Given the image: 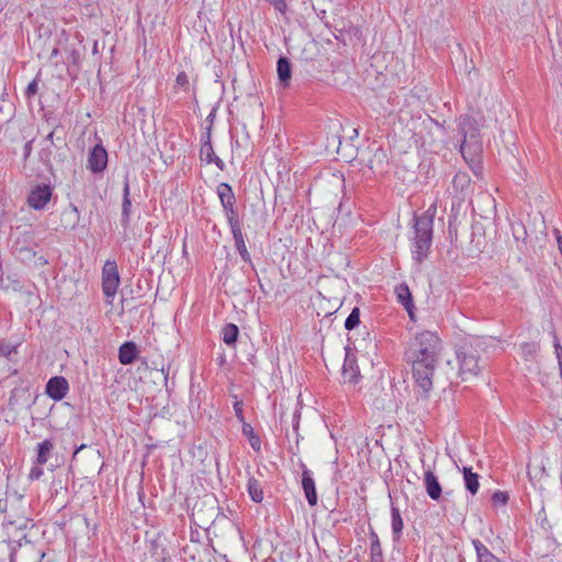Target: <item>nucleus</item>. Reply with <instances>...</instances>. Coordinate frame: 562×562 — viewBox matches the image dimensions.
Returning <instances> with one entry per match:
<instances>
[{
  "label": "nucleus",
  "instance_id": "f257e3e1",
  "mask_svg": "<svg viewBox=\"0 0 562 562\" xmlns=\"http://www.w3.org/2000/svg\"><path fill=\"white\" fill-rule=\"evenodd\" d=\"M460 126L463 133V142L461 144V154L474 171L475 175L481 170L480 155L482 151V143L480 139V132L477 124L474 119L470 116H463L460 122Z\"/></svg>",
  "mask_w": 562,
  "mask_h": 562
},
{
  "label": "nucleus",
  "instance_id": "f03ea898",
  "mask_svg": "<svg viewBox=\"0 0 562 562\" xmlns=\"http://www.w3.org/2000/svg\"><path fill=\"white\" fill-rule=\"evenodd\" d=\"M437 213V205L431 204L420 216L415 218V237L413 257L417 262L426 258L432 239L434 217Z\"/></svg>",
  "mask_w": 562,
  "mask_h": 562
},
{
  "label": "nucleus",
  "instance_id": "7ed1b4c3",
  "mask_svg": "<svg viewBox=\"0 0 562 562\" xmlns=\"http://www.w3.org/2000/svg\"><path fill=\"white\" fill-rule=\"evenodd\" d=\"M440 348L438 336L429 330L422 331L415 338L411 346V352L414 360H425L428 363H436Z\"/></svg>",
  "mask_w": 562,
  "mask_h": 562
},
{
  "label": "nucleus",
  "instance_id": "20e7f679",
  "mask_svg": "<svg viewBox=\"0 0 562 562\" xmlns=\"http://www.w3.org/2000/svg\"><path fill=\"white\" fill-rule=\"evenodd\" d=\"M217 501L212 494L200 496L192 507V518L200 527L209 526L217 515Z\"/></svg>",
  "mask_w": 562,
  "mask_h": 562
},
{
  "label": "nucleus",
  "instance_id": "39448f33",
  "mask_svg": "<svg viewBox=\"0 0 562 562\" xmlns=\"http://www.w3.org/2000/svg\"><path fill=\"white\" fill-rule=\"evenodd\" d=\"M26 537L27 535L23 533L16 540L18 546L11 552L10 562H40L43 559L44 553L42 550L37 549Z\"/></svg>",
  "mask_w": 562,
  "mask_h": 562
},
{
  "label": "nucleus",
  "instance_id": "423d86ee",
  "mask_svg": "<svg viewBox=\"0 0 562 562\" xmlns=\"http://www.w3.org/2000/svg\"><path fill=\"white\" fill-rule=\"evenodd\" d=\"M459 375L462 381H471L479 375L481 367L475 350L463 348L458 352Z\"/></svg>",
  "mask_w": 562,
  "mask_h": 562
},
{
  "label": "nucleus",
  "instance_id": "0eeeda50",
  "mask_svg": "<svg viewBox=\"0 0 562 562\" xmlns=\"http://www.w3.org/2000/svg\"><path fill=\"white\" fill-rule=\"evenodd\" d=\"M435 364L436 363H428L425 360H413V374L425 397L432 386L431 378L434 375Z\"/></svg>",
  "mask_w": 562,
  "mask_h": 562
},
{
  "label": "nucleus",
  "instance_id": "6e6552de",
  "mask_svg": "<svg viewBox=\"0 0 562 562\" xmlns=\"http://www.w3.org/2000/svg\"><path fill=\"white\" fill-rule=\"evenodd\" d=\"M86 445L79 446L72 454L70 468H81L85 470H94L101 460L100 451L97 449H89L87 452Z\"/></svg>",
  "mask_w": 562,
  "mask_h": 562
},
{
  "label": "nucleus",
  "instance_id": "1a4fd4ad",
  "mask_svg": "<svg viewBox=\"0 0 562 562\" xmlns=\"http://www.w3.org/2000/svg\"><path fill=\"white\" fill-rule=\"evenodd\" d=\"M0 509L7 514V531L9 536L18 531H24L29 526L33 527L31 519L24 513L19 514L14 504H11L9 509L7 507L2 508V501H0Z\"/></svg>",
  "mask_w": 562,
  "mask_h": 562
},
{
  "label": "nucleus",
  "instance_id": "9d476101",
  "mask_svg": "<svg viewBox=\"0 0 562 562\" xmlns=\"http://www.w3.org/2000/svg\"><path fill=\"white\" fill-rule=\"evenodd\" d=\"M120 276L115 261L106 260L102 269V290L106 297L115 295Z\"/></svg>",
  "mask_w": 562,
  "mask_h": 562
},
{
  "label": "nucleus",
  "instance_id": "9b49d317",
  "mask_svg": "<svg viewBox=\"0 0 562 562\" xmlns=\"http://www.w3.org/2000/svg\"><path fill=\"white\" fill-rule=\"evenodd\" d=\"M366 165L374 173L383 175L386 172L389 167V158L386 151L381 147L369 148Z\"/></svg>",
  "mask_w": 562,
  "mask_h": 562
},
{
  "label": "nucleus",
  "instance_id": "f8f14e48",
  "mask_svg": "<svg viewBox=\"0 0 562 562\" xmlns=\"http://www.w3.org/2000/svg\"><path fill=\"white\" fill-rule=\"evenodd\" d=\"M528 475L531 484L540 491L546 490L549 485V475L542 460H536L532 464H529Z\"/></svg>",
  "mask_w": 562,
  "mask_h": 562
},
{
  "label": "nucleus",
  "instance_id": "ddd939ff",
  "mask_svg": "<svg viewBox=\"0 0 562 562\" xmlns=\"http://www.w3.org/2000/svg\"><path fill=\"white\" fill-rule=\"evenodd\" d=\"M228 223L232 228V233H233V236L235 239V245H236V248H237L239 255L241 256V258L245 261L250 262V255L246 248L241 228L236 218L235 212H232V215H228Z\"/></svg>",
  "mask_w": 562,
  "mask_h": 562
},
{
  "label": "nucleus",
  "instance_id": "4468645a",
  "mask_svg": "<svg viewBox=\"0 0 562 562\" xmlns=\"http://www.w3.org/2000/svg\"><path fill=\"white\" fill-rule=\"evenodd\" d=\"M108 162V153L101 145H95L88 158V168L92 172H100L105 169Z\"/></svg>",
  "mask_w": 562,
  "mask_h": 562
},
{
  "label": "nucleus",
  "instance_id": "2eb2a0df",
  "mask_svg": "<svg viewBox=\"0 0 562 562\" xmlns=\"http://www.w3.org/2000/svg\"><path fill=\"white\" fill-rule=\"evenodd\" d=\"M67 391L68 382L64 376H54L47 382L46 393L55 401L63 400Z\"/></svg>",
  "mask_w": 562,
  "mask_h": 562
},
{
  "label": "nucleus",
  "instance_id": "dca6fc26",
  "mask_svg": "<svg viewBox=\"0 0 562 562\" xmlns=\"http://www.w3.org/2000/svg\"><path fill=\"white\" fill-rule=\"evenodd\" d=\"M50 196L52 192L48 187H37L29 195L27 202L33 209L41 210L48 203Z\"/></svg>",
  "mask_w": 562,
  "mask_h": 562
},
{
  "label": "nucleus",
  "instance_id": "f3484780",
  "mask_svg": "<svg viewBox=\"0 0 562 562\" xmlns=\"http://www.w3.org/2000/svg\"><path fill=\"white\" fill-rule=\"evenodd\" d=\"M424 485L431 499L438 501L440 498L442 493L441 485L438 477L430 469L426 470L424 473Z\"/></svg>",
  "mask_w": 562,
  "mask_h": 562
},
{
  "label": "nucleus",
  "instance_id": "a211bd4d",
  "mask_svg": "<svg viewBox=\"0 0 562 562\" xmlns=\"http://www.w3.org/2000/svg\"><path fill=\"white\" fill-rule=\"evenodd\" d=\"M200 153L202 160L207 164L215 162L221 170L224 169L223 160L215 155L211 144V125L207 127L206 140L202 144Z\"/></svg>",
  "mask_w": 562,
  "mask_h": 562
},
{
  "label": "nucleus",
  "instance_id": "6ab92c4d",
  "mask_svg": "<svg viewBox=\"0 0 562 562\" xmlns=\"http://www.w3.org/2000/svg\"><path fill=\"white\" fill-rule=\"evenodd\" d=\"M561 507H562V497L561 496H559V504H558L557 508L550 502H548L547 505L543 503L541 505V508H540V510L538 513V517H537L540 525L543 528L550 527L549 516L551 518H553L555 514H560Z\"/></svg>",
  "mask_w": 562,
  "mask_h": 562
},
{
  "label": "nucleus",
  "instance_id": "aec40b11",
  "mask_svg": "<svg viewBox=\"0 0 562 562\" xmlns=\"http://www.w3.org/2000/svg\"><path fill=\"white\" fill-rule=\"evenodd\" d=\"M217 194H218V198L227 213V216L232 215V212H234L233 204H234L235 198H234L231 186H228L227 183H221L217 187Z\"/></svg>",
  "mask_w": 562,
  "mask_h": 562
},
{
  "label": "nucleus",
  "instance_id": "412c9836",
  "mask_svg": "<svg viewBox=\"0 0 562 562\" xmlns=\"http://www.w3.org/2000/svg\"><path fill=\"white\" fill-rule=\"evenodd\" d=\"M302 485L305 492V496L310 505L314 506L317 503V494L315 490V482L311 476L308 470H304L302 473Z\"/></svg>",
  "mask_w": 562,
  "mask_h": 562
},
{
  "label": "nucleus",
  "instance_id": "4be33fe9",
  "mask_svg": "<svg viewBox=\"0 0 562 562\" xmlns=\"http://www.w3.org/2000/svg\"><path fill=\"white\" fill-rule=\"evenodd\" d=\"M137 352V346L133 341H126L119 349V360L122 364H131L136 359Z\"/></svg>",
  "mask_w": 562,
  "mask_h": 562
},
{
  "label": "nucleus",
  "instance_id": "5701e85b",
  "mask_svg": "<svg viewBox=\"0 0 562 562\" xmlns=\"http://www.w3.org/2000/svg\"><path fill=\"white\" fill-rule=\"evenodd\" d=\"M344 379L350 383L357 382L359 375L358 368L355 366V360L351 359V355L348 348H346V359L342 367Z\"/></svg>",
  "mask_w": 562,
  "mask_h": 562
},
{
  "label": "nucleus",
  "instance_id": "b1692460",
  "mask_svg": "<svg viewBox=\"0 0 562 562\" xmlns=\"http://www.w3.org/2000/svg\"><path fill=\"white\" fill-rule=\"evenodd\" d=\"M278 78L283 87H288L291 80V65L288 58L280 57L278 60Z\"/></svg>",
  "mask_w": 562,
  "mask_h": 562
},
{
  "label": "nucleus",
  "instance_id": "393cba45",
  "mask_svg": "<svg viewBox=\"0 0 562 562\" xmlns=\"http://www.w3.org/2000/svg\"><path fill=\"white\" fill-rule=\"evenodd\" d=\"M464 484L467 490L472 494H476L480 487L479 476L472 472L471 468L464 467L463 470Z\"/></svg>",
  "mask_w": 562,
  "mask_h": 562
},
{
  "label": "nucleus",
  "instance_id": "a878e982",
  "mask_svg": "<svg viewBox=\"0 0 562 562\" xmlns=\"http://www.w3.org/2000/svg\"><path fill=\"white\" fill-rule=\"evenodd\" d=\"M395 292H396V295H397V300L398 302H401L406 311L408 312L409 316L413 317V312H412V294H411V291L408 289L407 285L405 284H401L398 285L396 289H395Z\"/></svg>",
  "mask_w": 562,
  "mask_h": 562
},
{
  "label": "nucleus",
  "instance_id": "bb28decb",
  "mask_svg": "<svg viewBox=\"0 0 562 562\" xmlns=\"http://www.w3.org/2000/svg\"><path fill=\"white\" fill-rule=\"evenodd\" d=\"M204 548L202 543L191 539L189 543L183 547V553L188 555L192 561L200 560Z\"/></svg>",
  "mask_w": 562,
  "mask_h": 562
},
{
  "label": "nucleus",
  "instance_id": "cd10ccee",
  "mask_svg": "<svg viewBox=\"0 0 562 562\" xmlns=\"http://www.w3.org/2000/svg\"><path fill=\"white\" fill-rule=\"evenodd\" d=\"M248 493L251 499L256 503H260L263 499V492L261 484L255 479L250 477L247 484Z\"/></svg>",
  "mask_w": 562,
  "mask_h": 562
},
{
  "label": "nucleus",
  "instance_id": "c85d7f7f",
  "mask_svg": "<svg viewBox=\"0 0 562 562\" xmlns=\"http://www.w3.org/2000/svg\"><path fill=\"white\" fill-rule=\"evenodd\" d=\"M243 434L249 439V443L254 448V450L259 451L261 447V441L260 438L255 434V430L250 424H243Z\"/></svg>",
  "mask_w": 562,
  "mask_h": 562
},
{
  "label": "nucleus",
  "instance_id": "c756f323",
  "mask_svg": "<svg viewBox=\"0 0 562 562\" xmlns=\"http://www.w3.org/2000/svg\"><path fill=\"white\" fill-rule=\"evenodd\" d=\"M68 74L70 77L76 78L79 71L80 54L77 50H71L68 55Z\"/></svg>",
  "mask_w": 562,
  "mask_h": 562
},
{
  "label": "nucleus",
  "instance_id": "7c9ffc66",
  "mask_svg": "<svg viewBox=\"0 0 562 562\" xmlns=\"http://www.w3.org/2000/svg\"><path fill=\"white\" fill-rule=\"evenodd\" d=\"M538 346L535 342H524L519 347V352L525 361H532L536 358Z\"/></svg>",
  "mask_w": 562,
  "mask_h": 562
},
{
  "label": "nucleus",
  "instance_id": "2f4dec72",
  "mask_svg": "<svg viewBox=\"0 0 562 562\" xmlns=\"http://www.w3.org/2000/svg\"><path fill=\"white\" fill-rule=\"evenodd\" d=\"M479 562H490V559H497L490 550L480 541L473 540Z\"/></svg>",
  "mask_w": 562,
  "mask_h": 562
},
{
  "label": "nucleus",
  "instance_id": "473e14b6",
  "mask_svg": "<svg viewBox=\"0 0 562 562\" xmlns=\"http://www.w3.org/2000/svg\"><path fill=\"white\" fill-rule=\"evenodd\" d=\"M470 177L467 172H458L453 180L452 186L457 191L463 192L470 187Z\"/></svg>",
  "mask_w": 562,
  "mask_h": 562
},
{
  "label": "nucleus",
  "instance_id": "72a5a7b5",
  "mask_svg": "<svg viewBox=\"0 0 562 562\" xmlns=\"http://www.w3.org/2000/svg\"><path fill=\"white\" fill-rule=\"evenodd\" d=\"M238 337V327L235 324H228L223 328V340L227 345L236 342Z\"/></svg>",
  "mask_w": 562,
  "mask_h": 562
},
{
  "label": "nucleus",
  "instance_id": "f704fd0d",
  "mask_svg": "<svg viewBox=\"0 0 562 562\" xmlns=\"http://www.w3.org/2000/svg\"><path fill=\"white\" fill-rule=\"evenodd\" d=\"M53 449V443L48 440H45L38 445V454L37 462L40 464H44L47 462V456Z\"/></svg>",
  "mask_w": 562,
  "mask_h": 562
},
{
  "label": "nucleus",
  "instance_id": "c9c22d12",
  "mask_svg": "<svg viewBox=\"0 0 562 562\" xmlns=\"http://www.w3.org/2000/svg\"><path fill=\"white\" fill-rule=\"evenodd\" d=\"M371 539H372V543H371L372 561L371 562H381L382 549L380 546L379 538L374 532H371Z\"/></svg>",
  "mask_w": 562,
  "mask_h": 562
},
{
  "label": "nucleus",
  "instance_id": "e433bc0d",
  "mask_svg": "<svg viewBox=\"0 0 562 562\" xmlns=\"http://www.w3.org/2000/svg\"><path fill=\"white\" fill-rule=\"evenodd\" d=\"M131 200H130V187L128 182L126 181L124 184V199H123V207L122 213L125 221L128 220L130 213H131Z\"/></svg>",
  "mask_w": 562,
  "mask_h": 562
},
{
  "label": "nucleus",
  "instance_id": "4c0bfd02",
  "mask_svg": "<svg viewBox=\"0 0 562 562\" xmlns=\"http://www.w3.org/2000/svg\"><path fill=\"white\" fill-rule=\"evenodd\" d=\"M360 323V310L355 307L345 322V327L350 330Z\"/></svg>",
  "mask_w": 562,
  "mask_h": 562
},
{
  "label": "nucleus",
  "instance_id": "58836bf2",
  "mask_svg": "<svg viewBox=\"0 0 562 562\" xmlns=\"http://www.w3.org/2000/svg\"><path fill=\"white\" fill-rule=\"evenodd\" d=\"M392 529L395 535H398L403 529V520L397 508H392Z\"/></svg>",
  "mask_w": 562,
  "mask_h": 562
},
{
  "label": "nucleus",
  "instance_id": "ea45409f",
  "mask_svg": "<svg viewBox=\"0 0 562 562\" xmlns=\"http://www.w3.org/2000/svg\"><path fill=\"white\" fill-rule=\"evenodd\" d=\"M311 2L318 15H324L331 5L333 0H311Z\"/></svg>",
  "mask_w": 562,
  "mask_h": 562
},
{
  "label": "nucleus",
  "instance_id": "a19ab883",
  "mask_svg": "<svg viewBox=\"0 0 562 562\" xmlns=\"http://www.w3.org/2000/svg\"><path fill=\"white\" fill-rule=\"evenodd\" d=\"M508 494L505 493V492H502V491H497L493 494L492 496V502L494 505H506V503L508 502Z\"/></svg>",
  "mask_w": 562,
  "mask_h": 562
},
{
  "label": "nucleus",
  "instance_id": "79ce46f5",
  "mask_svg": "<svg viewBox=\"0 0 562 562\" xmlns=\"http://www.w3.org/2000/svg\"><path fill=\"white\" fill-rule=\"evenodd\" d=\"M14 350H15V347H13L12 345H10L3 340H0V353L2 356H9Z\"/></svg>",
  "mask_w": 562,
  "mask_h": 562
},
{
  "label": "nucleus",
  "instance_id": "37998d69",
  "mask_svg": "<svg viewBox=\"0 0 562 562\" xmlns=\"http://www.w3.org/2000/svg\"><path fill=\"white\" fill-rule=\"evenodd\" d=\"M234 411H235V415L239 419V422H241V424L246 423L244 419V415H243V402L241 401H236L234 403Z\"/></svg>",
  "mask_w": 562,
  "mask_h": 562
},
{
  "label": "nucleus",
  "instance_id": "c03bdc74",
  "mask_svg": "<svg viewBox=\"0 0 562 562\" xmlns=\"http://www.w3.org/2000/svg\"><path fill=\"white\" fill-rule=\"evenodd\" d=\"M554 348L559 361L560 375L562 376V347L559 342H555Z\"/></svg>",
  "mask_w": 562,
  "mask_h": 562
},
{
  "label": "nucleus",
  "instance_id": "a18cd8bd",
  "mask_svg": "<svg viewBox=\"0 0 562 562\" xmlns=\"http://www.w3.org/2000/svg\"><path fill=\"white\" fill-rule=\"evenodd\" d=\"M176 82L178 86L180 87H186L188 86L189 83V80H188V76L186 75V72H180L177 78H176Z\"/></svg>",
  "mask_w": 562,
  "mask_h": 562
},
{
  "label": "nucleus",
  "instance_id": "49530a36",
  "mask_svg": "<svg viewBox=\"0 0 562 562\" xmlns=\"http://www.w3.org/2000/svg\"><path fill=\"white\" fill-rule=\"evenodd\" d=\"M36 91H37V83H36V81L30 82L27 85V87H26V94H27V97H31V95L35 94Z\"/></svg>",
  "mask_w": 562,
  "mask_h": 562
},
{
  "label": "nucleus",
  "instance_id": "de8ad7c7",
  "mask_svg": "<svg viewBox=\"0 0 562 562\" xmlns=\"http://www.w3.org/2000/svg\"><path fill=\"white\" fill-rule=\"evenodd\" d=\"M42 475V470L38 468H33L30 472V477L32 480H37Z\"/></svg>",
  "mask_w": 562,
  "mask_h": 562
},
{
  "label": "nucleus",
  "instance_id": "09e8293b",
  "mask_svg": "<svg viewBox=\"0 0 562 562\" xmlns=\"http://www.w3.org/2000/svg\"><path fill=\"white\" fill-rule=\"evenodd\" d=\"M300 413L296 409L293 414V428L296 430L299 427Z\"/></svg>",
  "mask_w": 562,
  "mask_h": 562
},
{
  "label": "nucleus",
  "instance_id": "8fccbe9b",
  "mask_svg": "<svg viewBox=\"0 0 562 562\" xmlns=\"http://www.w3.org/2000/svg\"><path fill=\"white\" fill-rule=\"evenodd\" d=\"M98 52H99V48H98V42H97V41H94V43H93V47H92V53H93V54H97Z\"/></svg>",
  "mask_w": 562,
  "mask_h": 562
},
{
  "label": "nucleus",
  "instance_id": "3c124183",
  "mask_svg": "<svg viewBox=\"0 0 562 562\" xmlns=\"http://www.w3.org/2000/svg\"><path fill=\"white\" fill-rule=\"evenodd\" d=\"M214 116H215V110H213V111L209 114L207 120L212 123V121H213Z\"/></svg>",
  "mask_w": 562,
  "mask_h": 562
},
{
  "label": "nucleus",
  "instance_id": "603ef678",
  "mask_svg": "<svg viewBox=\"0 0 562 562\" xmlns=\"http://www.w3.org/2000/svg\"><path fill=\"white\" fill-rule=\"evenodd\" d=\"M54 135H55V132H50V133L47 135V139H48L49 142H52V143H53V137H54Z\"/></svg>",
  "mask_w": 562,
  "mask_h": 562
},
{
  "label": "nucleus",
  "instance_id": "864d4df0",
  "mask_svg": "<svg viewBox=\"0 0 562 562\" xmlns=\"http://www.w3.org/2000/svg\"><path fill=\"white\" fill-rule=\"evenodd\" d=\"M57 54H58V49L54 48L53 52H52V57L56 56Z\"/></svg>",
  "mask_w": 562,
  "mask_h": 562
},
{
  "label": "nucleus",
  "instance_id": "5fc2aeb1",
  "mask_svg": "<svg viewBox=\"0 0 562 562\" xmlns=\"http://www.w3.org/2000/svg\"><path fill=\"white\" fill-rule=\"evenodd\" d=\"M351 136H358V130L355 128L351 133Z\"/></svg>",
  "mask_w": 562,
  "mask_h": 562
},
{
  "label": "nucleus",
  "instance_id": "6e6d98bb",
  "mask_svg": "<svg viewBox=\"0 0 562 562\" xmlns=\"http://www.w3.org/2000/svg\"><path fill=\"white\" fill-rule=\"evenodd\" d=\"M351 136H358V130L355 128L351 133Z\"/></svg>",
  "mask_w": 562,
  "mask_h": 562
},
{
  "label": "nucleus",
  "instance_id": "4d7b16f0",
  "mask_svg": "<svg viewBox=\"0 0 562 562\" xmlns=\"http://www.w3.org/2000/svg\"><path fill=\"white\" fill-rule=\"evenodd\" d=\"M161 374H162V376H164V380H165V381H167V379H168V374H167V373L165 374V373H164V370H161Z\"/></svg>",
  "mask_w": 562,
  "mask_h": 562
},
{
  "label": "nucleus",
  "instance_id": "13d9d810",
  "mask_svg": "<svg viewBox=\"0 0 562 562\" xmlns=\"http://www.w3.org/2000/svg\"><path fill=\"white\" fill-rule=\"evenodd\" d=\"M514 236H515V238H516V239H519V238L521 237V236H520L519 234H517V233H514Z\"/></svg>",
  "mask_w": 562,
  "mask_h": 562
},
{
  "label": "nucleus",
  "instance_id": "bf43d9fd",
  "mask_svg": "<svg viewBox=\"0 0 562 562\" xmlns=\"http://www.w3.org/2000/svg\"><path fill=\"white\" fill-rule=\"evenodd\" d=\"M25 149L29 151V150H30V145H26V146H25Z\"/></svg>",
  "mask_w": 562,
  "mask_h": 562
},
{
  "label": "nucleus",
  "instance_id": "052dcab7",
  "mask_svg": "<svg viewBox=\"0 0 562 562\" xmlns=\"http://www.w3.org/2000/svg\"><path fill=\"white\" fill-rule=\"evenodd\" d=\"M521 228H524V227L521 226ZM525 235H526V231H525V229H522V236H525Z\"/></svg>",
  "mask_w": 562,
  "mask_h": 562
}]
</instances>
